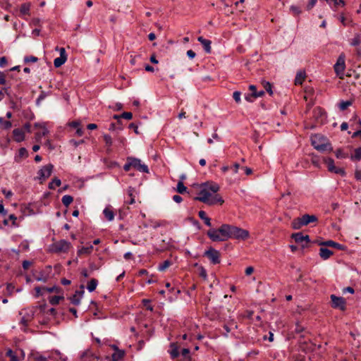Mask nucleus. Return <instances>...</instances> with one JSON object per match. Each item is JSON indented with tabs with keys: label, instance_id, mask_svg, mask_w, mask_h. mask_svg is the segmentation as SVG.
<instances>
[{
	"label": "nucleus",
	"instance_id": "obj_58",
	"mask_svg": "<svg viewBox=\"0 0 361 361\" xmlns=\"http://www.w3.org/2000/svg\"><path fill=\"white\" fill-rule=\"evenodd\" d=\"M199 272V276L202 277L203 279H206L207 277V274L206 269L203 267H200Z\"/></svg>",
	"mask_w": 361,
	"mask_h": 361
},
{
	"label": "nucleus",
	"instance_id": "obj_3",
	"mask_svg": "<svg viewBox=\"0 0 361 361\" xmlns=\"http://www.w3.org/2000/svg\"><path fill=\"white\" fill-rule=\"evenodd\" d=\"M305 331V328L303 326H302L299 324V322H297L295 324V328L294 329V332L297 334H300V339L298 341L300 348L304 352L312 351L314 350V345L310 342V339H308V341L303 340L305 338V334H302Z\"/></svg>",
	"mask_w": 361,
	"mask_h": 361
},
{
	"label": "nucleus",
	"instance_id": "obj_26",
	"mask_svg": "<svg viewBox=\"0 0 361 361\" xmlns=\"http://www.w3.org/2000/svg\"><path fill=\"white\" fill-rule=\"evenodd\" d=\"M198 216L204 221V223L206 226L211 227V219L207 216V214L204 211L200 210L198 212Z\"/></svg>",
	"mask_w": 361,
	"mask_h": 361
},
{
	"label": "nucleus",
	"instance_id": "obj_56",
	"mask_svg": "<svg viewBox=\"0 0 361 361\" xmlns=\"http://www.w3.org/2000/svg\"><path fill=\"white\" fill-rule=\"evenodd\" d=\"M254 314V311L247 310L244 312L243 317L248 319H252Z\"/></svg>",
	"mask_w": 361,
	"mask_h": 361
},
{
	"label": "nucleus",
	"instance_id": "obj_60",
	"mask_svg": "<svg viewBox=\"0 0 361 361\" xmlns=\"http://www.w3.org/2000/svg\"><path fill=\"white\" fill-rule=\"evenodd\" d=\"M142 303H143V305L146 307V309H147V310H150V311H152L153 307H152V306L149 304V303H150V300H149L144 299V300H142Z\"/></svg>",
	"mask_w": 361,
	"mask_h": 361
},
{
	"label": "nucleus",
	"instance_id": "obj_33",
	"mask_svg": "<svg viewBox=\"0 0 361 361\" xmlns=\"http://www.w3.org/2000/svg\"><path fill=\"white\" fill-rule=\"evenodd\" d=\"M64 297L63 295H54L49 298V301L51 305H58L61 300H63Z\"/></svg>",
	"mask_w": 361,
	"mask_h": 361
},
{
	"label": "nucleus",
	"instance_id": "obj_5",
	"mask_svg": "<svg viewBox=\"0 0 361 361\" xmlns=\"http://www.w3.org/2000/svg\"><path fill=\"white\" fill-rule=\"evenodd\" d=\"M204 256L207 257L212 264H218L221 262L219 251L212 247H209V249L204 252Z\"/></svg>",
	"mask_w": 361,
	"mask_h": 361
},
{
	"label": "nucleus",
	"instance_id": "obj_23",
	"mask_svg": "<svg viewBox=\"0 0 361 361\" xmlns=\"http://www.w3.org/2000/svg\"><path fill=\"white\" fill-rule=\"evenodd\" d=\"M306 78V73L304 71H300L297 73L294 83L295 85H300Z\"/></svg>",
	"mask_w": 361,
	"mask_h": 361
},
{
	"label": "nucleus",
	"instance_id": "obj_38",
	"mask_svg": "<svg viewBox=\"0 0 361 361\" xmlns=\"http://www.w3.org/2000/svg\"><path fill=\"white\" fill-rule=\"evenodd\" d=\"M6 356L10 358V361H19L16 353L10 348L6 352Z\"/></svg>",
	"mask_w": 361,
	"mask_h": 361
},
{
	"label": "nucleus",
	"instance_id": "obj_19",
	"mask_svg": "<svg viewBox=\"0 0 361 361\" xmlns=\"http://www.w3.org/2000/svg\"><path fill=\"white\" fill-rule=\"evenodd\" d=\"M197 41L202 44L204 49L207 53H208V54L211 53L212 42L209 39H204L203 37L200 36V37H197Z\"/></svg>",
	"mask_w": 361,
	"mask_h": 361
},
{
	"label": "nucleus",
	"instance_id": "obj_29",
	"mask_svg": "<svg viewBox=\"0 0 361 361\" xmlns=\"http://www.w3.org/2000/svg\"><path fill=\"white\" fill-rule=\"evenodd\" d=\"M93 250V246L92 245H90V246H85V247H82L81 248H80L78 250V255H90L92 253Z\"/></svg>",
	"mask_w": 361,
	"mask_h": 361
},
{
	"label": "nucleus",
	"instance_id": "obj_40",
	"mask_svg": "<svg viewBox=\"0 0 361 361\" xmlns=\"http://www.w3.org/2000/svg\"><path fill=\"white\" fill-rule=\"evenodd\" d=\"M353 161L361 160V147H357L354 150V154L350 157Z\"/></svg>",
	"mask_w": 361,
	"mask_h": 361
},
{
	"label": "nucleus",
	"instance_id": "obj_45",
	"mask_svg": "<svg viewBox=\"0 0 361 361\" xmlns=\"http://www.w3.org/2000/svg\"><path fill=\"white\" fill-rule=\"evenodd\" d=\"M335 155L338 159H345L348 157V154L345 153L341 148L336 150Z\"/></svg>",
	"mask_w": 361,
	"mask_h": 361
},
{
	"label": "nucleus",
	"instance_id": "obj_62",
	"mask_svg": "<svg viewBox=\"0 0 361 361\" xmlns=\"http://www.w3.org/2000/svg\"><path fill=\"white\" fill-rule=\"evenodd\" d=\"M14 289H15L14 285H13L12 283L7 284L6 290L8 293V295H11L13 294Z\"/></svg>",
	"mask_w": 361,
	"mask_h": 361
},
{
	"label": "nucleus",
	"instance_id": "obj_13",
	"mask_svg": "<svg viewBox=\"0 0 361 361\" xmlns=\"http://www.w3.org/2000/svg\"><path fill=\"white\" fill-rule=\"evenodd\" d=\"M53 168L54 166L51 164L44 166L37 173L38 178L42 180L48 178L52 173Z\"/></svg>",
	"mask_w": 361,
	"mask_h": 361
},
{
	"label": "nucleus",
	"instance_id": "obj_30",
	"mask_svg": "<svg viewBox=\"0 0 361 361\" xmlns=\"http://www.w3.org/2000/svg\"><path fill=\"white\" fill-rule=\"evenodd\" d=\"M103 214L108 221H112L114 218V212L110 207H106L103 211Z\"/></svg>",
	"mask_w": 361,
	"mask_h": 361
},
{
	"label": "nucleus",
	"instance_id": "obj_35",
	"mask_svg": "<svg viewBox=\"0 0 361 361\" xmlns=\"http://www.w3.org/2000/svg\"><path fill=\"white\" fill-rule=\"evenodd\" d=\"M67 58L59 56L54 60V65L55 68H59L66 63Z\"/></svg>",
	"mask_w": 361,
	"mask_h": 361
},
{
	"label": "nucleus",
	"instance_id": "obj_18",
	"mask_svg": "<svg viewBox=\"0 0 361 361\" xmlns=\"http://www.w3.org/2000/svg\"><path fill=\"white\" fill-rule=\"evenodd\" d=\"M114 349L115 350L114 353L112 354L111 357L113 361H120L121 360L124 355L125 351L122 350H119L116 345H113Z\"/></svg>",
	"mask_w": 361,
	"mask_h": 361
},
{
	"label": "nucleus",
	"instance_id": "obj_47",
	"mask_svg": "<svg viewBox=\"0 0 361 361\" xmlns=\"http://www.w3.org/2000/svg\"><path fill=\"white\" fill-rule=\"evenodd\" d=\"M0 124L4 129H9L12 126L11 121H5L2 117H0Z\"/></svg>",
	"mask_w": 361,
	"mask_h": 361
},
{
	"label": "nucleus",
	"instance_id": "obj_42",
	"mask_svg": "<svg viewBox=\"0 0 361 361\" xmlns=\"http://www.w3.org/2000/svg\"><path fill=\"white\" fill-rule=\"evenodd\" d=\"M35 361H54V358L51 357H46L42 355L37 354L34 357Z\"/></svg>",
	"mask_w": 361,
	"mask_h": 361
},
{
	"label": "nucleus",
	"instance_id": "obj_39",
	"mask_svg": "<svg viewBox=\"0 0 361 361\" xmlns=\"http://www.w3.org/2000/svg\"><path fill=\"white\" fill-rule=\"evenodd\" d=\"M262 85H263L264 88L266 90V91L269 93L270 96L273 94L272 91V85L268 81L262 80Z\"/></svg>",
	"mask_w": 361,
	"mask_h": 361
},
{
	"label": "nucleus",
	"instance_id": "obj_28",
	"mask_svg": "<svg viewBox=\"0 0 361 361\" xmlns=\"http://www.w3.org/2000/svg\"><path fill=\"white\" fill-rule=\"evenodd\" d=\"M304 226L302 217L294 219L291 223V226L293 229L298 230Z\"/></svg>",
	"mask_w": 361,
	"mask_h": 361
},
{
	"label": "nucleus",
	"instance_id": "obj_12",
	"mask_svg": "<svg viewBox=\"0 0 361 361\" xmlns=\"http://www.w3.org/2000/svg\"><path fill=\"white\" fill-rule=\"evenodd\" d=\"M324 163L326 164L329 171L333 172L336 174L344 176L345 174V171L343 169L337 168L334 165V160L328 157L324 159Z\"/></svg>",
	"mask_w": 361,
	"mask_h": 361
},
{
	"label": "nucleus",
	"instance_id": "obj_48",
	"mask_svg": "<svg viewBox=\"0 0 361 361\" xmlns=\"http://www.w3.org/2000/svg\"><path fill=\"white\" fill-rule=\"evenodd\" d=\"M361 43L360 35L359 34H356L353 39H352L350 42V45L356 47L360 45Z\"/></svg>",
	"mask_w": 361,
	"mask_h": 361
},
{
	"label": "nucleus",
	"instance_id": "obj_34",
	"mask_svg": "<svg viewBox=\"0 0 361 361\" xmlns=\"http://www.w3.org/2000/svg\"><path fill=\"white\" fill-rule=\"evenodd\" d=\"M353 104L352 100L341 101L338 104V107L341 111H345L348 107Z\"/></svg>",
	"mask_w": 361,
	"mask_h": 361
},
{
	"label": "nucleus",
	"instance_id": "obj_10",
	"mask_svg": "<svg viewBox=\"0 0 361 361\" xmlns=\"http://www.w3.org/2000/svg\"><path fill=\"white\" fill-rule=\"evenodd\" d=\"M291 238L294 239L296 243L302 244V247H307L310 242V236L308 235H304L301 232L293 233Z\"/></svg>",
	"mask_w": 361,
	"mask_h": 361
},
{
	"label": "nucleus",
	"instance_id": "obj_51",
	"mask_svg": "<svg viewBox=\"0 0 361 361\" xmlns=\"http://www.w3.org/2000/svg\"><path fill=\"white\" fill-rule=\"evenodd\" d=\"M240 96L241 92L239 91H235L233 94V98L237 104H240L241 102Z\"/></svg>",
	"mask_w": 361,
	"mask_h": 361
},
{
	"label": "nucleus",
	"instance_id": "obj_17",
	"mask_svg": "<svg viewBox=\"0 0 361 361\" xmlns=\"http://www.w3.org/2000/svg\"><path fill=\"white\" fill-rule=\"evenodd\" d=\"M13 136L16 142H23L25 140V132L23 128H15L13 130Z\"/></svg>",
	"mask_w": 361,
	"mask_h": 361
},
{
	"label": "nucleus",
	"instance_id": "obj_20",
	"mask_svg": "<svg viewBox=\"0 0 361 361\" xmlns=\"http://www.w3.org/2000/svg\"><path fill=\"white\" fill-rule=\"evenodd\" d=\"M83 293V290H76L75 294L70 298L71 302L74 305H79Z\"/></svg>",
	"mask_w": 361,
	"mask_h": 361
},
{
	"label": "nucleus",
	"instance_id": "obj_46",
	"mask_svg": "<svg viewBox=\"0 0 361 361\" xmlns=\"http://www.w3.org/2000/svg\"><path fill=\"white\" fill-rule=\"evenodd\" d=\"M177 191L180 194H183L187 191V187H185L183 181L179 180L177 184Z\"/></svg>",
	"mask_w": 361,
	"mask_h": 361
},
{
	"label": "nucleus",
	"instance_id": "obj_53",
	"mask_svg": "<svg viewBox=\"0 0 361 361\" xmlns=\"http://www.w3.org/2000/svg\"><path fill=\"white\" fill-rule=\"evenodd\" d=\"M292 358L293 361H305L306 360L305 356L301 354L293 355Z\"/></svg>",
	"mask_w": 361,
	"mask_h": 361
},
{
	"label": "nucleus",
	"instance_id": "obj_41",
	"mask_svg": "<svg viewBox=\"0 0 361 361\" xmlns=\"http://www.w3.org/2000/svg\"><path fill=\"white\" fill-rule=\"evenodd\" d=\"M43 290L49 293L55 292L56 293H60L62 291L61 288L57 286H54L52 287H43Z\"/></svg>",
	"mask_w": 361,
	"mask_h": 361
},
{
	"label": "nucleus",
	"instance_id": "obj_11",
	"mask_svg": "<svg viewBox=\"0 0 361 361\" xmlns=\"http://www.w3.org/2000/svg\"><path fill=\"white\" fill-rule=\"evenodd\" d=\"M249 90L252 92L250 94H245V99L248 102H253L254 99L257 97H261L264 95V91L261 90L259 92H256V86L254 85H250L249 86Z\"/></svg>",
	"mask_w": 361,
	"mask_h": 361
},
{
	"label": "nucleus",
	"instance_id": "obj_25",
	"mask_svg": "<svg viewBox=\"0 0 361 361\" xmlns=\"http://www.w3.org/2000/svg\"><path fill=\"white\" fill-rule=\"evenodd\" d=\"M30 3H24L20 5V13L21 16H30Z\"/></svg>",
	"mask_w": 361,
	"mask_h": 361
},
{
	"label": "nucleus",
	"instance_id": "obj_61",
	"mask_svg": "<svg viewBox=\"0 0 361 361\" xmlns=\"http://www.w3.org/2000/svg\"><path fill=\"white\" fill-rule=\"evenodd\" d=\"M317 0H310L308 4H307L306 9L307 11H310L316 4Z\"/></svg>",
	"mask_w": 361,
	"mask_h": 361
},
{
	"label": "nucleus",
	"instance_id": "obj_22",
	"mask_svg": "<svg viewBox=\"0 0 361 361\" xmlns=\"http://www.w3.org/2000/svg\"><path fill=\"white\" fill-rule=\"evenodd\" d=\"M301 217L302 220L303 221L304 226L308 225L310 223L317 222L318 221V219L315 215H310L305 214Z\"/></svg>",
	"mask_w": 361,
	"mask_h": 361
},
{
	"label": "nucleus",
	"instance_id": "obj_15",
	"mask_svg": "<svg viewBox=\"0 0 361 361\" xmlns=\"http://www.w3.org/2000/svg\"><path fill=\"white\" fill-rule=\"evenodd\" d=\"M321 245L328 246L331 247L336 248L338 250L344 251L345 250L346 247L344 245L336 243L334 240H329L326 241H323L320 243Z\"/></svg>",
	"mask_w": 361,
	"mask_h": 361
},
{
	"label": "nucleus",
	"instance_id": "obj_32",
	"mask_svg": "<svg viewBox=\"0 0 361 361\" xmlns=\"http://www.w3.org/2000/svg\"><path fill=\"white\" fill-rule=\"evenodd\" d=\"M97 285H98V281L96 279H92L87 283V288L89 290V292H93L95 290Z\"/></svg>",
	"mask_w": 361,
	"mask_h": 361
},
{
	"label": "nucleus",
	"instance_id": "obj_55",
	"mask_svg": "<svg viewBox=\"0 0 361 361\" xmlns=\"http://www.w3.org/2000/svg\"><path fill=\"white\" fill-rule=\"evenodd\" d=\"M70 127L75 128L76 130L78 128H80L81 126V123L80 121H73L71 122H69L68 124Z\"/></svg>",
	"mask_w": 361,
	"mask_h": 361
},
{
	"label": "nucleus",
	"instance_id": "obj_6",
	"mask_svg": "<svg viewBox=\"0 0 361 361\" xmlns=\"http://www.w3.org/2000/svg\"><path fill=\"white\" fill-rule=\"evenodd\" d=\"M331 307L334 309H338L344 311L346 309V301L342 297H338L335 295H331Z\"/></svg>",
	"mask_w": 361,
	"mask_h": 361
},
{
	"label": "nucleus",
	"instance_id": "obj_49",
	"mask_svg": "<svg viewBox=\"0 0 361 361\" xmlns=\"http://www.w3.org/2000/svg\"><path fill=\"white\" fill-rule=\"evenodd\" d=\"M38 58L35 56H25L24 57V63H36L38 61Z\"/></svg>",
	"mask_w": 361,
	"mask_h": 361
},
{
	"label": "nucleus",
	"instance_id": "obj_37",
	"mask_svg": "<svg viewBox=\"0 0 361 361\" xmlns=\"http://www.w3.org/2000/svg\"><path fill=\"white\" fill-rule=\"evenodd\" d=\"M61 184V181L57 177H55L52 179V180L49 183V188L51 190H54L56 187L60 186Z\"/></svg>",
	"mask_w": 361,
	"mask_h": 361
},
{
	"label": "nucleus",
	"instance_id": "obj_54",
	"mask_svg": "<svg viewBox=\"0 0 361 361\" xmlns=\"http://www.w3.org/2000/svg\"><path fill=\"white\" fill-rule=\"evenodd\" d=\"M290 9L295 16H298L302 13V11L300 8V7L296 6H291Z\"/></svg>",
	"mask_w": 361,
	"mask_h": 361
},
{
	"label": "nucleus",
	"instance_id": "obj_2",
	"mask_svg": "<svg viewBox=\"0 0 361 361\" xmlns=\"http://www.w3.org/2000/svg\"><path fill=\"white\" fill-rule=\"evenodd\" d=\"M311 145L314 149L320 152H324L331 149V144L327 142L326 138L321 134H314L310 137Z\"/></svg>",
	"mask_w": 361,
	"mask_h": 361
},
{
	"label": "nucleus",
	"instance_id": "obj_59",
	"mask_svg": "<svg viewBox=\"0 0 361 361\" xmlns=\"http://www.w3.org/2000/svg\"><path fill=\"white\" fill-rule=\"evenodd\" d=\"M120 117H122V118L130 120L133 118V114L131 112H123L121 114H120Z\"/></svg>",
	"mask_w": 361,
	"mask_h": 361
},
{
	"label": "nucleus",
	"instance_id": "obj_57",
	"mask_svg": "<svg viewBox=\"0 0 361 361\" xmlns=\"http://www.w3.org/2000/svg\"><path fill=\"white\" fill-rule=\"evenodd\" d=\"M132 168L131 161L130 160V157H128L126 159V163L123 166V170L125 171H129Z\"/></svg>",
	"mask_w": 361,
	"mask_h": 361
},
{
	"label": "nucleus",
	"instance_id": "obj_64",
	"mask_svg": "<svg viewBox=\"0 0 361 361\" xmlns=\"http://www.w3.org/2000/svg\"><path fill=\"white\" fill-rule=\"evenodd\" d=\"M355 178L358 180L361 181V169H356L355 171Z\"/></svg>",
	"mask_w": 361,
	"mask_h": 361
},
{
	"label": "nucleus",
	"instance_id": "obj_63",
	"mask_svg": "<svg viewBox=\"0 0 361 361\" xmlns=\"http://www.w3.org/2000/svg\"><path fill=\"white\" fill-rule=\"evenodd\" d=\"M8 219L12 221V226H13L15 227L18 226V224L16 223L17 217L16 216L15 214H10L8 216Z\"/></svg>",
	"mask_w": 361,
	"mask_h": 361
},
{
	"label": "nucleus",
	"instance_id": "obj_27",
	"mask_svg": "<svg viewBox=\"0 0 361 361\" xmlns=\"http://www.w3.org/2000/svg\"><path fill=\"white\" fill-rule=\"evenodd\" d=\"M171 350L170 351V355L171 358L175 359L178 358L180 355L179 348L176 343H171L170 345Z\"/></svg>",
	"mask_w": 361,
	"mask_h": 361
},
{
	"label": "nucleus",
	"instance_id": "obj_44",
	"mask_svg": "<svg viewBox=\"0 0 361 361\" xmlns=\"http://www.w3.org/2000/svg\"><path fill=\"white\" fill-rule=\"evenodd\" d=\"M48 133H49L48 130L45 127H43V130L42 132H37L35 133L36 140L37 141L40 140L42 139V137L47 135L48 134Z\"/></svg>",
	"mask_w": 361,
	"mask_h": 361
},
{
	"label": "nucleus",
	"instance_id": "obj_9",
	"mask_svg": "<svg viewBox=\"0 0 361 361\" xmlns=\"http://www.w3.org/2000/svg\"><path fill=\"white\" fill-rule=\"evenodd\" d=\"M334 68L336 75L341 78V75H343L345 68V56L343 55H340L338 56L337 61L334 66Z\"/></svg>",
	"mask_w": 361,
	"mask_h": 361
},
{
	"label": "nucleus",
	"instance_id": "obj_43",
	"mask_svg": "<svg viewBox=\"0 0 361 361\" xmlns=\"http://www.w3.org/2000/svg\"><path fill=\"white\" fill-rule=\"evenodd\" d=\"M171 264V262L169 259L164 261L161 264L159 265V270L161 271H165L167 268H169Z\"/></svg>",
	"mask_w": 361,
	"mask_h": 361
},
{
	"label": "nucleus",
	"instance_id": "obj_4",
	"mask_svg": "<svg viewBox=\"0 0 361 361\" xmlns=\"http://www.w3.org/2000/svg\"><path fill=\"white\" fill-rule=\"evenodd\" d=\"M71 244L66 240H60L51 245V250L55 253H68Z\"/></svg>",
	"mask_w": 361,
	"mask_h": 361
},
{
	"label": "nucleus",
	"instance_id": "obj_50",
	"mask_svg": "<svg viewBox=\"0 0 361 361\" xmlns=\"http://www.w3.org/2000/svg\"><path fill=\"white\" fill-rule=\"evenodd\" d=\"M103 137H104V141L105 142L106 146L107 147H111L113 142H112V138H111V135L105 134V135H104Z\"/></svg>",
	"mask_w": 361,
	"mask_h": 361
},
{
	"label": "nucleus",
	"instance_id": "obj_21",
	"mask_svg": "<svg viewBox=\"0 0 361 361\" xmlns=\"http://www.w3.org/2000/svg\"><path fill=\"white\" fill-rule=\"evenodd\" d=\"M334 255V252L326 247H320L319 256L322 259L326 260Z\"/></svg>",
	"mask_w": 361,
	"mask_h": 361
},
{
	"label": "nucleus",
	"instance_id": "obj_31",
	"mask_svg": "<svg viewBox=\"0 0 361 361\" xmlns=\"http://www.w3.org/2000/svg\"><path fill=\"white\" fill-rule=\"evenodd\" d=\"M205 188H207V190L209 192H212L213 193H216L219 190V185L216 183H212L210 184L205 183L204 185Z\"/></svg>",
	"mask_w": 361,
	"mask_h": 361
},
{
	"label": "nucleus",
	"instance_id": "obj_7",
	"mask_svg": "<svg viewBox=\"0 0 361 361\" xmlns=\"http://www.w3.org/2000/svg\"><path fill=\"white\" fill-rule=\"evenodd\" d=\"M130 160L131 161L133 169L142 173H149V171L148 166L145 164H142L140 159L130 157Z\"/></svg>",
	"mask_w": 361,
	"mask_h": 361
},
{
	"label": "nucleus",
	"instance_id": "obj_16",
	"mask_svg": "<svg viewBox=\"0 0 361 361\" xmlns=\"http://www.w3.org/2000/svg\"><path fill=\"white\" fill-rule=\"evenodd\" d=\"M224 202V200L221 197V196L219 194L212 195L211 193V196L208 198V201L206 202L205 204L208 205H214L216 204H222Z\"/></svg>",
	"mask_w": 361,
	"mask_h": 361
},
{
	"label": "nucleus",
	"instance_id": "obj_52",
	"mask_svg": "<svg viewBox=\"0 0 361 361\" xmlns=\"http://www.w3.org/2000/svg\"><path fill=\"white\" fill-rule=\"evenodd\" d=\"M18 156L20 158H25L28 156V152L25 147H21L18 150Z\"/></svg>",
	"mask_w": 361,
	"mask_h": 361
},
{
	"label": "nucleus",
	"instance_id": "obj_8",
	"mask_svg": "<svg viewBox=\"0 0 361 361\" xmlns=\"http://www.w3.org/2000/svg\"><path fill=\"white\" fill-rule=\"evenodd\" d=\"M312 116L317 123H322L326 118V112L321 106H316L312 111Z\"/></svg>",
	"mask_w": 361,
	"mask_h": 361
},
{
	"label": "nucleus",
	"instance_id": "obj_36",
	"mask_svg": "<svg viewBox=\"0 0 361 361\" xmlns=\"http://www.w3.org/2000/svg\"><path fill=\"white\" fill-rule=\"evenodd\" d=\"M73 201V197L71 195H66L63 196L61 202L63 204L68 207Z\"/></svg>",
	"mask_w": 361,
	"mask_h": 361
},
{
	"label": "nucleus",
	"instance_id": "obj_14",
	"mask_svg": "<svg viewBox=\"0 0 361 361\" xmlns=\"http://www.w3.org/2000/svg\"><path fill=\"white\" fill-rule=\"evenodd\" d=\"M209 196H211V192L204 187L199 192L198 196L195 197L194 200L205 204Z\"/></svg>",
	"mask_w": 361,
	"mask_h": 361
},
{
	"label": "nucleus",
	"instance_id": "obj_24",
	"mask_svg": "<svg viewBox=\"0 0 361 361\" xmlns=\"http://www.w3.org/2000/svg\"><path fill=\"white\" fill-rule=\"evenodd\" d=\"M127 192H128V195L129 199L126 200L125 201V204H134L135 202V195H134V192H135L134 188H133L131 186L128 187Z\"/></svg>",
	"mask_w": 361,
	"mask_h": 361
},
{
	"label": "nucleus",
	"instance_id": "obj_1",
	"mask_svg": "<svg viewBox=\"0 0 361 361\" xmlns=\"http://www.w3.org/2000/svg\"><path fill=\"white\" fill-rule=\"evenodd\" d=\"M207 237L212 242H223L228 239H236L245 240L250 236L247 230L243 229L238 226L223 224L219 228H211L207 231Z\"/></svg>",
	"mask_w": 361,
	"mask_h": 361
}]
</instances>
